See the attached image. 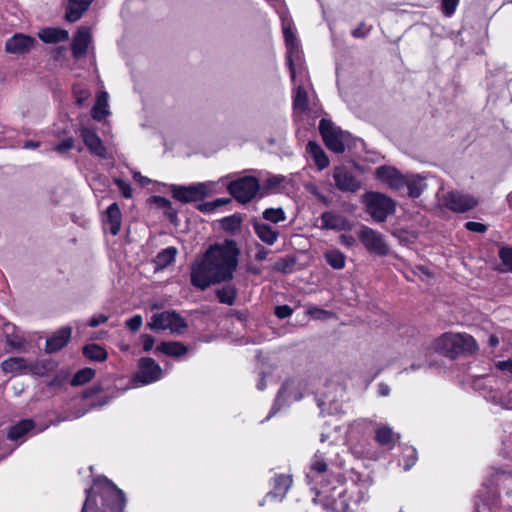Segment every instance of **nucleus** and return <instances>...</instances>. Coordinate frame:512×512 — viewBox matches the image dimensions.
<instances>
[{
    "instance_id": "nucleus-17",
    "label": "nucleus",
    "mask_w": 512,
    "mask_h": 512,
    "mask_svg": "<svg viewBox=\"0 0 512 512\" xmlns=\"http://www.w3.org/2000/svg\"><path fill=\"white\" fill-rule=\"evenodd\" d=\"M36 41L34 38L18 33L9 38L5 43V50L10 54H25L31 51Z\"/></svg>"
},
{
    "instance_id": "nucleus-40",
    "label": "nucleus",
    "mask_w": 512,
    "mask_h": 512,
    "mask_svg": "<svg viewBox=\"0 0 512 512\" xmlns=\"http://www.w3.org/2000/svg\"><path fill=\"white\" fill-rule=\"evenodd\" d=\"M262 215L266 221H270L272 223H279L286 219L285 213L281 208L266 209Z\"/></svg>"
},
{
    "instance_id": "nucleus-54",
    "label": "nucleus",
    "mask_w": 512,
    "mask_h": 512,
    "mask_svg": "<svg viewBox=\"0 0 512 512\" xmlns=\"http://www.w3.org/2000/svg\"><path fill=\"white\" fill-rule=\"evenodd\" d=\"M465 228L468 231L477 232V233H484V232L487 231V226L486 225H484L482 223H479V222H474V221L466 222L465 223Z\"/></svg>"
},
{
    "instance_id": "nucleus-9",
    "label": "nucleus",
    "mask_w": 512,
    "mask_h": 512,
    "mask_svg": "<svg viewBox=\"0 0 512 512\" xmlns=\"http://www.w3.org/2000/svg\"><path fill=\"white\" fill-rule=\"evenodd\" d=\"M357 237L368 252L378 256L388 255L389 246L380 232L362 225L357 232Z\"/></svg>"
},
{
    "instance_id": "nucleus-3",
    "label": "nucleus",
    "mask_w": 512,
    "mask_h": 512,
    "mask_svg": "<svg viewBox=\"0 0 512 512\" xmlns=\"http://www.w3.org/2000/svg\"><path fill=\"white\" fill-rule=\"evenodd\" d=\"M434 349L455 359L460 355L473 354L478 350L476 340L466 333H444L434 341Z\"/></svg>"
},
{
    "instance_id": "nucleus-28",
    "label": "nucleus",
    "mask_w": 512,
    "mask_h": 512,
    "mask_svg": "<svg viewBox=\"0 0 512 512\" xmlns=\"http://www.w3.org/2000/svg\"><path fill=\"white\" fill-rule=\"evenodd\" d=\"M405 182V187L408 188V195L411 198H418L427 187L424 178L419 175L406 176Z\"/></svg>"
},
{
    "instance_id": "nucleus-34",
    "label": "nucleus",
    "mask_w": 512,
    "mask_h": 512,
    "mask_svg": "<svg viewBox=\"0 0 512 512\" xmlns=\"http://www.w3.org/2000/svg\"><path fill=\"white\" fill-rule=\"evenodd\" d=\"M83 354L90 360L104 361L107 358L106 350L97 344H90L83 347Z\"/></svg>"
},
{
    "instance_id": "nucleus-30",
    "label": "nucleus",
    "mask_w": 512,
    "mask_h": 512,
    "mask_svg": "<svg viewBox=\"0 0 512 512\" xmlns=\"http://www.w3.org/2000/svg\"><path fill=\"white\" fill-rule=\"evenodd\" d=\"M187 347L176 341L162 342L157 346L156 351L168 356L179 357L187 353Z\"/></svg>"
},
{
    "instance_id": "nucleus-44",
    "label": "nucleus",
    "mask_w": 512,
    "mask_h": 512,
    "mask_svg": "<svg viewBox=\"0 0 512 512\" xmlns=\"http://www.w3.org/2000/svg\"><path fill=\"white\" fill-rule=\"evenodd\" d=\"M73 92H74V96L76 99V103L79 106H84L86 104V102L89 100V98L91 97L90 91L86 88L79 86V85L74 86Z\"/></svg>"
},
{
    "instance_id": "nucleus-32",
    "label": "nucleus",
    "mask_w": 512,
    "mask_h": 512,
    "mask_svg": "<svg viewBox=\"0 0 512 512\" xmlns=\"http://www.w3.org/2000/svg\"><path fill=\"white\" fill-rule=\"evenodd\" d=\"M34 427L31 420H22L18 424L12 426L8 432L10 440H18Z\"/></svg>"
},
{
    "instance_id": "nucleus-6",
    "label": "nucleus",
    "mask_w": 512,
    "mask_h": 512,
    "mask_svg": "<svg viewBox=\"0 0 512 512\" xmlns=\"http://www.w3.org/2000/svg\"><path fill=\"white\" fill-rule=\"evenodd\" d=\"M352 136L349 132L343 131L331 120L322 117V141L327 149L341 154L351 143Z\"/></svg>"
},
{
    "instance_id": "nucleus-63",
    "label": "nucleus",
    "mask_w": 512,
    "mask_h": 512,
    "mask_svg": "<svg viewBox=\"0 0 512 512\" xmlns=\"http://www.w3.org/2000/svg\"><path fill=\"white\" fill-rule=\"evenodd\" d=\"M155 199V202L162 208H166V209H170L171 208V202L164 198V197H160V196H156L154 197Z\"/></svg>"
},
{
    "instance_id": "nucleus-2",
    "label": "nucleus",
    "mask_w": 512,
    "mask_h": 512,
    "mask_svg": "<svg viewBox=\"0 0 512 512\" xmlns=\"http://www.w3.org/2000/svg\"><path fill=\"white\" fill-rule=\"evenodd\" d=\"M125 495L110 480L97 479L91 490H87L82 512H123Z\"/></svg>"
},
{
    "instance_id": "nucleus-33",
    "label": "nucleus",
    "mask_w": 512,
    "mask_h": 512,
    "mask_svg": "<svg viewBox=\"0 0 512 512\" xmlns=\"http://www.w3.org/2000/svg\"><path fill=\"white\" fill-rule=\"evenodd\" d=\"M177 255V249L175 247H168L161 252L155 258V264L158 268H165L170 265Z\"/></svg>"
},
{
    "instance_id": "nucleus-16",
    "label": "nucleus",
    "mask_w": 512,
    "mask_h": 512,
    "mask_svg": "<svg viewBox=\"0 0 512 512\" xmlns=\"http://www.w3.org/2000/svg\"><path fill=\"white\" fill-rule=\"evenodd\" d=\"M333 178L337 188L341 191L355 192L361 187V182L341 166L334 169Z\"/></svg>"
},
{
    "instance_id": "nucleus-41",
    "label": "nucleus",
    "mask_w": 512,
    "mask_h": 512,
    "mask_svg": "<svg viewBox=\"0 0 512 512\" xmlns=\"http://www.w3.org/2000/svg\"><path fill=\"white\" fill-rule=\"evenodd\" d=\"M293 105L296 111H304L307 108V94L300 86L296 89Z\"/></svg>"
},
{
    "instance_id": "nucleus-22",
    "label": "nucleus",
    "mask_w": 512,
    "mask_h": 512,
    "mask_svg": "<svg viewBox=\"0 0 512 512\" xmlns=\"http://www.w3.org/2000/svg\"><path fill=\"white\" fill-rule=\"evenodd\" d=\"M253 228L260 240L268 245H273L278 239V231L266 223L254 220Z\"/></svg>"
},
{
    "instance_id": "nucleus-38",
    "label": "nucleus",
    "mask_w": 512,
    "mask_h": 512,
    "mask_svg": "<svg viewBox=\"0 0 512 512\" xmlns=\"http://www.w3.org/2000/svg\"><path fill=\"white\" fill-rule=\"evenodd\" d=\"M402 461L404 470L411 469L417 461V451L412 446H405L402 450Z\"/></svg>"
},
{
    "instance_id": "nucleus-48",
    "label": "nucleus",
    "mask_w": 512,
    "mask_h": 512,
    "mask_svg": "<svg viewBox=\"0 0 512 512\" xmlns=\"http://www.w3.org/2000/svg\"><path fill=\"white\" fill-rule=\"evenodd\" d=\"M458 4L459 0H442L441 9L443 14L447 17L452 16L455 13Z\"/></svg>"
},
{
    "instance_id": "nucleus-25",
    "label": "nucleus",
    "mask_w": 512,
    "mask_h": 512,
    "mask_svg": "<svg viewBox=\"0 0 512 512\" xmlns=\"http://www.w3.org/2000/svg\"><path fill=\"white\" fill-rule=\"evenodd\" d=\"M28 362L23 357H10L1 363L5 373L27 374Z\"/></svg>"
},
{
    "instance_id": "nucleus-51",
    "label": "nucleus",
    "mask_w": 512,
    "mask_h": 512,
    "mask_svg": "<svg viewBox=\"0 0 512 512\" xmlns=\"http://www.w3.org/2000/svg\"><path fill=\"white\" fill-rule=\"evenodd\" d=\"M46 372V366L44 363L33 362L28 363L27 373L42 376Z\"/></svg>"
},
{
    "instance_id": "nucleus-58",
    "label": "nucleus",
    "mask_w": 512,
    "mask_h": 512,
    "mask_svg": "<svg viewBox=\"0 0 512 512\" xmlns=\"http://www.w3.org/2000/svg\"><path fill=\"white\" fill-rule=\"evenodd\" d=\"M141 338L143 343V350L146 352L150 351L154 346L155 339L149 334H143Z\"/></svg>"
},
{
    "instance_id": "nucleus-4",
    "label": "nucleus",
    "mask_w": 512,
    "mask_h": 512,
    "mask_svg": "<svg viewBox=\"0 0 512 512\" xmlns=\"http://www.w3.org/2000/svg\"><path fill=\"white\" fill-rule=\"evenodd\" d=\"M365 212L377 223L384 222L396 211L395 201L379 192H366L361 196Z\"/></svg>"
},
{
    "instance_id": "nucleus-49",
    "label": "nucleus",
    "mask_w": 512,
    "mask_h": 512,
    "mask_svg": "<svg viewBox=\"0 0 512 512\" xmlns=\"http://www.w3.org/2000/svg\"><path fill=\"white\" fill-rule=\"evenodd\" d=\"M74 147V139L72 137L63 140L61 143L54 147V150L59 154H65Z\"/></svg>"
},
{
    "instance_id": "nucleus-60",
    "label": "nucleus",
    "mask_w": 512,
    "mask_h": 512,
    "mask_svg": "<svg viewBox=\"0 0 512 512\" xmlns=\"http://www.w3.org/2000/svg\"><path fill=\"white\" fill-rule=\"evenodd\" d=\"M496 366L499 370L512 374V360L499 361Z\"/></svg>"
},
{
    "instance_id": "nucleus-45",
    "label": "nucleus",
    "mask_w": 512,
    "mask_h": 512,
    "mask_svg": "<svg viewBox=\"0 0 512 512\" xmlns=\"http://www.w3.org/2000/svg\"><path fill=\"white\" fill-rule=\"evenodd\" d=\"M499 258L506 267L505 271L512 272V247H501L499 250Z\"/></svg>"
},
{
    "instance_id": "nucleus-64",
    "label": "nucleus",
    "mask_w": 512,
    "mask_h": 512,
    "mask_svg": "<svg viewBox=\"0 0 512 512\" xmlns=\"http://www.w3.org/2000/svg\"><path fill=\"white\" fill-rule=\"evenodd\" d=\"M269 251L264 247H261L255 255L257 261H263L267 258Z\"/></svg>"
},
{
    "instance_id": "nucleus-26",
    "label": "nucleus",
    "mask_w": 512,
    "mask_h": 512,
    "mask_svg": "<svg viewBox=\"0 0 512 512\" xmlns=\"http://www.w3.org/2000/svg\"><path fill=\"white\" fill-rule=\"evenodd\" d=\"M108 93L101 91L97 95L96 103L92 108V117L97 121H102L110 114L108 109Z\"/></svg>"
},
{
    "instance_id": "nucleus-27",
    "label": "nucleus",
    "mask_w": 512,
    "mask_h": 512,
    "mask_svg": "<svg viewBox=\"0 0 512 512\" xmlns=\"http://www.w3.org/2000/svg\"><path fill=\"white\" fill-rule=\"evenodd\" d=\"M371 485L372 481L369 478L360 479L352 485L350 494L355 503H360L366 499Z\"/></svg>"
},
{
    "instance_id": "nucleus-29",
    "label": "nucleus",
    "mask_w": 512,
    "mask_h": 512,
    "mask_svg": "<svg viewBox=\"0 0 512 512\" xmlns=\"http://www.w3.org/2000/svg\"><path fill=\"white\" fill-rule=\"evenodd\" d=\"M292 485V478L289 475H279L274 480V491L267 494V498L280 497L282 499Z\"/></svg>"
},
{
    "instance_id": "nucleus-5",
    "label": "nucleus",
    "mask_w": 512,
    "mask_h": 512,
    "mask_svg": "<svg viewBox=\"0 0 512 512\" xmlns=\"http://www.w3.org/2000/svg\"><path fill=\"white\" fill-rule=\"evenodd\" d=\"M282 31L286 45V62L290 71V78L294 82L297 71L303 69L302 53L293 31V21L288 16H282Z\"/></svg>"
},
{
    "instance_id": "nucleus-24",
    "label": "nucleus",
    "mask_w": 512,
    "mask_h": 512,
    "mask_svg": "<svg viewBox=\"0 0 512 512\" xmlns=\"http://www.w3.org/2000/svg\"><path fill=\"white\" fill-rule=\"evenodd\" d=\"M121 211L117 203H112L106 210L105 224L109 225L112 235H117L121 229Z\"/></svg>"
},
{
    "instance_id": "nucleus-1",
    "label": "nucleus",
    "mask_w": 512,
    "mask_h": 512,
    "mask_svg": "<svg viewBox=\"0 0 512 512\" xmlns=\"http://www.w3.org/2000/svg\"><path fill=\"white\" fill-rule=\"evenodd\" d=\"M239 254L233 240L210 246L202 259L191 264L192 286L205 290L211 285L231 280L238 266Z\"/></svg>"
},
{
    "instance_id": "nucleus-55",
    "label": "nucleus",
    "mask_w": 512,
    "mask_h": 512,
    "mask_svg": "<svg viewBox=\"0 0 512 512\" xmlns=\"http://www.w3.org/2000/svg\"><path fill=\"white\" fill-rule=\"evenodd\" d=\"M293 310L288 305H280L275 307V315L280 319H285L291 316Z\"/></svg>"
},
{
    "instance_id": "nucleus-52",
    "label": "nucleus",
    "mask_w": 512,
    "mask_h": 512,
    "mask_svg": "<svg viewBox=\"0 0 512 512\" xmlns=\"http://www.w3.org/2000/svg\"><path fill=\"white\" fill-rule=\"evenodd\" d=\"M143 323V319L141 315H135L132 318L126 321V326L132 331L136 332L140 329Z\"/></svg>"
},
{
    "instance_id": "nucleus-59",
    "label": "nucleus",
    "mask_w": 512,
    "mask_h": 512,
    "mask_svg": "<svg viewBox=\"0 0 512 512\" xmlns=\"http://www.w3.org/2000/svg\"><path fill=\"white\" fill-rule=\"evenodd\" d=\"M339 241L341 244H343L347 247L354 246V244L356 242L355 238L352 235H346V234H341L339 236Z\"/></svg>"
},
{
    "instance_id": "nucleus-18",
    "label": "nucleus",
    "mask_w": 512,
    "mask_h": 512,
    "mask_svg": "<svg viewBox=\"0 0 512 512\" xmlns=\"http://www.w3.org/2000/svg\"><path fill=\"white\" fill-rule=\"evenodd\" d=\"M91 42V32L87 27L78 28L72 41V53L74 58L79 59L86 55L88 46Z\"/></svg>"
},
{
    "instance_id": "nucleus-15",
    "label": "nucleus",
    "mask_w": 512,
    "mask_h": 512,
    "mask_svg": "<svg viewBox=\"0 0 512 512\" xmlns=\"http://www.w3.org/2000/svg\"><path fill=\"white\" fill-rule=\"evenodd\" d=\"M346 490L342 487H334L329 495L325 496L324 506L328 512H347L348 501Z\"/></svg>"
},
{
    "instance_id": "nucleus-39",
    "label": "nucleus",
    "mask_w": 512,
    "mask_h": 512,
    "mask_svg": "<svg viewBox=\"0 0 512 512\" xmlns=\"http://www.w3.org/2000/svg\"><path fill=\"white\" fill-rule=\"evenodd\" d=\"M242 218L239 215H232L221 220V227L225 231L235 232L241 227Z\"/></svg>"
},
{
    "instance_id": "nucleus-46",
    "label": "nucleus",
    "mask_w": 512,
    "mask_h": 512,
    "mask_svg": "<svg viewBox=\"0 0 512 512\" xmlns=\"http://www.w3.org/2000/svg\"><path fill=\"white\" fill-rule=\"evenodd\" d=\"M491 401L494 404L500 405L504 409L512 410V389H510L504 396H492Z\"/></svg>"
},
{
    "instance_id": "nucleus-47",
    "label": "nucleus",
    "mask_w": 512,
    "mask_h": 512,
    "mask_svg": "<svg viewBox=\"0 0 512 512\" xmlns=\"http://www.w3.org/2000/svg\"><path fill=\"white\" fill-rule=\"evenodd\" d=\"M283 181H284L283 176H280V175L271 176L265 181V183L263 185V189L265 192H274L281 186Z\"/></svg>"
},
{
    "instance_id": "nucleus-12",
    "label": "nucleus",
    "mask_w": 512,
    "mask_h": 512,
    "mask_svg": "<svg viewBox=\"0 0 512 512\" xmlns=\"http://www.w3.org/2000/svg\"><path fill=\"white\" fill-rule=\"evenodd\" d=\"M80 136L91 154L102 159L109 158V154L103 144V141L94 130H91L87 127H82L80 129Z\"/></svg>"
},
{
    "instance_id": "nucleus-13",
    "label": "nucleus",
    "mask_w": 512,
    "mask_h": 512,
    "mask_svg": "<svg viewBox=\"0 0 512 512\" xmlns=\"http://www.w3.org/2000/svg\"><path fill=\"white\" fill-rule=\"evenodd\" d=\"M375 175L378 180L387 184L395 190H400L405 187L406 176L401 174L396 168L391 166H380L376 168Z\"/></svg>"
},
{
    "instance_id": "nucleus-8",
    "label": "nucleus",
    "mask_w": 512,
    "mask_h": 512,
    "mask_svg": "<svg viewBox=\"0 0 512 512\" xmlns=\"http://www.w3.org/2000/svg\"><path fill=\"white\" fill-rule=\"evenodd\" d=\"M227 190L238 202L245 204L257 195L260 190V184L257 178L244 176L230 182Z\"/></svg>"
},
{
    "instance_id": "nucleus-53",
    "label": "nucleus",
    "mask_w": 512,
    "mask_h": 512,
    "mask_svg": "<svg viewBox=\"0 0 512 512\" xmlns=\"http://www.w3.org/2000/svg\"><path fill=\"white\" fill-rule=\"evenodd\" d=\"M320 474V460H318L316 457L311 463L310 466V472L307 473L306 478L308 480V483L311 484L314 476H317Z\"/></svg>"
},
{
    "instance_id": "nucleus-14",
    "label": "nucleus",
    "mask_w": 512,
    "mask_h": 512,
    "mask_svg": "<svg viewBox=\"0 0 512 512\" xmlns=\"http://www.w3.org/2000/svg\"><path fill=\"white\" fill-rule=\"evenodd\" d=\"M139 373L137 378L142 384H150L159 380L162 376V369L152 358L146 357L139 360Z\"/></svg>"
},
{
    "instance_id": "nucleus-42",
    "label": "nucleus",
    "mask_w": 512,
    "mask_h": 512,
    "mask_svg": "<svg viewBox=\"0 0 512 512\" xmlns=\"http://www.w3.org/2000/svg\"><path fill=\"white\" fill-rule=\"evenodd\" d=\"M307 152L312 156L314 160V166H311V170H315L316 172L320 170V147L317 142L310 141L307 145Z\"/></svg>"
},
{
    "instance_id": "nucleus-35",
    "label": "nucleus",
    "mask_w": 512,
    "mask_h": 512,
    "mask_svg": "<svg viewBox=\"0 0 512 512\" xmlns=\"http://www.w3.org/2000/svg\"><path fill=\"white\" fill-rule=\"evenodd\" d=\"M327 263L334 269H342L345 266L346 257L339 250H329L325 253Z\"/></svg>"
},
{
    "instance_id": "nucleus-19",
    "label": "nucleus",
    "mask_w": 512,
    "mask_h": 512,
    "mask_svg": "<svg viewBox=\"0 0 512 512\" xmlns=\"http://www.w3.org/2000/svg\"><path fill=\"white\" fill-rule=\"evenodd\" d=\"M333 230H351L352 224L341 214L332 212L322 214V228Z\"/></svg>"
},
{
    "instance_id": "nucleus-43",
    "label": "nucleus",
    "mask_w": 512,
    "mask_h": 512,
    "mask_svg": "<svg viewBox=\"0 0 512 512\" xmlns=\"http://www.w3.org/2000/svg\"><path fill=\"white\" fill-rule=\"evenodd\" d=\"M295 265V260L290 257L279 259L273 266V269L283 273H290Z\"/></svg>"
},
{
    "instance_id": "nucleus-50",
    "label": "nucleus",
    "mask_w": 512,
    "mask_h": 512,
    "mask_svg": "<svg viewBox=\"0 0 512 512\" xmlns=\"http://www.w3.org/2000/svg\"><path fill=\"white\" fill-rule=\"evenodd\" d=\"M114 182L125 198H130L132 196V188L129 183L119 178H116Z\"/></svg>"
},
{
    "instance_id": "nucleus-61",
    "label": "nucleus",
    "mask_w": 512,
    "mask_h": 512,
    "mask_svg": "<svg viewBox=\"0 0 512 512\" xmlns=\"http://www.w3.org/2000/svg\"><path fill=\"white\" fill-rule=\"evenodd\" d=\"M198 209L204 213H210L216 209L214 200L211 202H205L198 206Z\"/></svg>"
},
{
    "instance_id": "nucleus-20",
    "label": "nucleus",
    "mask_w": 512,
    "mask_h": 512,
    "mask_svg": "<svg viewBox=\"0 0 512 512\" xmlns=\"http://www.w3.org/2000/svg\"><path fill=\"white\" fill-rule=\"evenodd\" d=\"M71 337V328L62 327L54 335L46 341V351L48 353L56 352L62 349L69 341Z\"/></svg>"
},
{
    "instance_id": "nucleus-36",
    "label": "nucleus",
    "mask_w": 512,
    "mask_h": 512,
    "mask_svg": "<svg viewBox=\"0 0 512 512\" xmlns=\"http://www.w3.org/2000/svg\"><path fill=\"white\" fill-rule=\"evenodd\" d=\"M236 294H237L236 289L231 285L224 286V287L216 290V296H217L218 300L221 303L227 304V305H232L234 303Z\"/></svg>"
},
{
    "instance_id": "nucleus-11",
    "label": "nucleus",
    "mask_w": 512,
    "mask_h": 512,
    "mask_svg": "<svg viewBox=\"0 0 512 512\" xmlns=\"http://www.w3.org/2000/svg\"><path fill=\"white\" fill-rule=\"evenodd\" d=\"M172 195L182 203L196 202L208 195V187L204 183L190 186H175L172 189Z\"/></svg>"
},
{
    "instance_id": "nucleus-7",
    "label": "nucleus",
    "mask_w": 512,
    "mask_h": 512,
    "mask_svg": "<svg viewBox=\"0 0 512 512\" xmlns=\"http://www.w3.org/2000/svg\"><path fill=\"white\" fill-rule=\"evenodd\" d=\"M148 327L155 331L170 330L181 334L187 328L186 320L175 311H163L152 315Z\"/></svg>"
},
{
    "instance_id": "nucleus-10",
    "label": "nucleus",
    "mask_w": 512,
    "mask_h": 512,
    "mask_svg": "<svg viewBox=\"0 0 512 512\" xmlns=\"http://www.w3.org/2000/svg\"><path fill=\"white\" fill-rule=\"evenodd\" d=\"M442 202L447 209L455 213H464L478 205V200L475 197L459 191L447 192L443 195Z\"/></svg>"
},
{
    "instance_id": "nucleus-37",
    "label": "nucleus",
    "mask_w": 512,
    "mask_h": 512,
    "mask_svg": "<svg viewBox=\"0 0 512 512\" xmlns=\"http://www.w3.org/2000/svg\"><path fill=\"white\" fill-rule=\"evenodd\" d=\"M94 376H95V370H93L92 368H88V367L83 368V369L79 370L74 375V377L71 380V385L72 386L84 385L85 383L92 380V378Z\"/></svg>"
},
{
    "instance_id": "nucleus-23",
    "label": "nucleus",
    "mask_w": 512,
    "mask_h": 512,
    "mask_svg": "<svg viewBox=\"0 0 512 512\" xmlns=\"http://www.w3.org/2000/svg\"><path fill=\"white\" fill-rule=\"evenodd\" d=\"M38 37L45 43L53 44L68 40L69 33L62 28L48 27L41 29Z\"/></svg>"
},
{
    "instance_id": "nucleus-21",
    "label": "nucleus",
    "mask_w": 512,
    "mask_h": 512,
    "mask_svg": "<svg viewBox=\"0 0 512 512\" xmlns=\"http://www.w3.org/2000/svg\"><path fill=\"white\" fill-rule=\"evenodd\" d=\"M92 2L93 0H69L66 7L65 19L68 22L79 20L88 10Z\"/></svg>"
},
{
    "instance_id": "nucleus-31",
    "label": "nucleus",
    "mask_w": 512,
    "mask_h": 512,
    "mask_svg": "<svg viewBox=\"0 0 512 512\" xmlns=\"http://www.w3.org/2000/svg\"><path fill=\"white\" fill-rule=\"evenodd\" d=\"M395 439H399V435H396L387 425H380L375 431V440L381 446L392 445Z\"/></svg>"
},
{
    "instance_id": "nucleus-57",
    "label": "nucleus",
    "mask_w": 512,
    "mask_h": 512,
    "mask_svg": "<svg viewBox=\"0 0 512 512\" xmlns=\"http://www.w3.org/2000/svg\"><path fill=\"white\" fill-rule=\"evenodd\" d=\"M109 317L105 314H98L93 316L90 320L88 325L90 327H97L100 324H104L108 321Z\"/></svg>"
},
{
    "instance_id": "nucleus-56",
    "label": "nucleus",
    "mask_w": 512,
    "mask_h": 512,
    "mask_svg": "<svg viewBox=\"0 0 512 512\" xmlns=\"http://www.w3.org/2000/svg\"><path fill=\"white\" fill-rule=\"evenodd\" d=\"M370 29L365 23H360L358 27L352 30V35L355 38H364L370 32Z\"/></svg>"
},
{
    "instance_id": "nucleus-62",
    "label": "nucleus",
    "mask_w": 512,
    "mask_h": 512,
    "mask_svg": "<svg viewBox=\"0 0 512 512\" xmlns=\"http://www.w3.org/2000/svg\"><path fill=\"white\" fill-rule=\"evenodd\" d=\"M7 344L15 349H21L24 345V341L20 338L14 339L10 336H7Z\"/></svg>"
}]
</instances>
